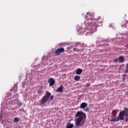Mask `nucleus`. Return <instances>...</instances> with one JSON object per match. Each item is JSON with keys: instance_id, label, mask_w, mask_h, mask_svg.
Segmentation results:
<instances>
[{"instance_id": "nucleus-6", "label": "nucleus", "mask_w": 128, "mask_h": 128, "mask_svg": "<svg viewBox=\"0 0 128 128\" xmlns=\"http://www.w3.org/2000/svg\"><path fill=\"white\" fill-rule=\"evenodd\" d=\"M48 82L50 83L49 86H52L54 84V82H56V81L54 80V79L53 78H50L48 80Z\"/></svg>"}, {"instance_id": "nucleus-25", "label": "nucleus", "mask_w": 128, "mask_h": 128, "mask_svg": "<svg viewBox=\"0 0 128 128\" xmlns=\"http://www.w3.org/2000/svg\"><path fill=\"white\" fill-rule=\"evenodd\" d=\"M126 121L128 122V116H126Z\"/></svg>"}, {"instance_id": "nucleus-2", "label": "nucleus", "mask_w": 128, "mask_h": 128, "mask_svg": "<svg viewBox=\"0 0 128 128\" xmlns=\"http://www.w3.org/2000/svg\"><path fill=\"white\" fill-rule=\"evenodd\" d=\"M90 18H92V14L90 12H87V19L84 21L86 26H94V24L92 22L94 20Z\"/></svg>"}, {"instance_id": "nucleus-29", "label": "nucleus", "mask_w": 128, "mask_h": 128, "mask_svg": "<svg viewBox=\"0 0 128 128\" xmlns=\"http://www.w3.org/2000/svg\"><path fill=\"white\" fill-rule=\"evenodd\" d=\"M77 50V49H76V48H74V50Z\"/></svg>"}, {"instance_id": "nucleus-27", "label": "nucleus", "mask_w": 128, "mask_h": 128, "mask_svg": "<svg viewBox=\"0 0 128 128\" xmlns=\"http://www.w3.org/2000/svg\"><path fill=\"white\" fill-rule=\"evenodd\" d=\"M82 46L84 48H86V44H84Z\"/></svg>"}, {"instance_id": "nucleus-7", "label": "nucleus", "mask_w": 128, "mask_h": 128, "mask_svg": "<svg viewBox=\"0 0 128 128\" xmlns=\"http://www.w3.org/2000/svg\"><path fill=\"white\" fill-rule=\"evenodd\" d=\"M116 116V114L114 113L113 116H112V118L110 122H118V117Z\"/></svg>"}, {"instance_id": "nucleus-19", "label": "nucleus", "mask_w": 128, "mask_h": 128, "mask_svg": "<svg viewBox=\"0 0 128 128\" xmlns=\"http://www.w3.org/2000/svg\"><path fill=\"white\" fill-rule=\"evenodd\" d=\"M84 110L86 112H90V108L88 107L84 109Z\"/></svg>"}, {"instance_id": "nucleus-13", "label": "nucleus", "mask_w": 128, "mask_h": 128, "mask_svg": "<svg viewBox=\"0 0 128 128\" xmlns=\"http://www.w3.org/2000/svg\"><path fill=\"white\" fill-rule=\"evenodd\" d=\"M124 110H123V112L125 114V116H128V108H124Z\"/></svg>"}, {"instance_id": "nucleus-23", "label": "nucleus", "mask_w": 128, "mask_h": 128, "mask_svg": "<svg viewBox=\"0 0 128 128\" xmlns=\"http://www.w3.org/2000/svg\"><path fill=\"white\" fill-rule=\"evenodd\" d=\"M38 94H42V91H41V90H40L39 91H38Z\"/></svg>"}, {"instance_id": "nucleus-22", "label": "nucleus", "mask_w": 128, "mask_h": 128, "mask_svg": "<svg viewBox=\"0 0 128 128\" xmlns=\"http://www.w3.org/2000/svg\"><path fill=\"white\" fill-rule=\"evenodd\" d=\"M79 32H82V34H83V32H84V31H82V30H79Z\"/></svg>"}, {"instance_id": "nucleus-8", "label": "nucleus", "mask_w": 128, "mask_h": 128, "mask_svg": "<svg viewBox=\"0 0 128 128\" xmlns=\"http://www.w3.org/2000/svg\"><path fill=\"white\" fill-rule=\"evenodd\" d=\"M128 24V21L124 20L122 22V28H126V24Z\"/></svg>"}, {"instance_id": "nucleus-21", "label": "nucleus", "mask_w": 128, "mask_h": 128, "mask_svg": "<svg viewBox=\"0 0 128 128\" xmlns=\"http://www.w3.org/2000/svg\"><path fill=\"white\" fill-rule=\"evenodd\" d=\"M80 42H76V46H80Z\"/></svg>"}, {"instance_id": "nucleus-26", "label": "nucleus", "mask_w": 128, "mask_h": 128, "mask_svg": "<svg viewBox=\"0 0 128 128\" xmlns=\"http://www.w3.org/2000/svg\"><path fill=\"white\" fill-rule=\"evenodd\" d=\"M86 86L87 88H88V86H90V84H86Z\"/></svg>"}, {"instance_id": "nucleus-28", "label": "nucleus", "mask_w": 128, "mask_h": 128, "mask_svg": "<svg viewBox=\"0 0 128 128\" xmlns=\"http://www.w3.org/2000/svg\"><path fill=\"white\" fill-rule=\"evenodd\" d=\"M50 100H54V96H52L50 97Z\"/></svg>"}, {"instance_id": "nucleus-5", "label": "nucleus", "mask_w": 128, "mask_h": 128, "mask_svg": "<svg viewBox=\"0 0 128 128\" xmlns=\"http://www.w3.org/2000/svg\"><path fill=\"white\" fill-rule=\"evenodd\" d=\"M124 111H121L119 113V116L118 118V120H124Z\"/></svg>"}, {"instance_id": "nucleus-10", "label": "nucleus", "mask_w": 128, "mask_h": 128, "mask_svg": "<svg viewBox=\"0 0 128 128\" xmlns=\"http://www.w3.org/2000/svg\"><path fill=\"white\" fill-rule=\"evenodd\" d=\"M82 68H78L76 70V74H78V75L82 74Z\"/></svg>"}, {"instance_id": "nucleus-4", "label": "nucleus", "mask_w": 128, "mask_h": 128, "mask_svg": "<svg viewBox=\"0 0 128 128\" xmlns=\"http://www.w3.org/2000/svg\"><path fill=\"white\" fill-rule=\"evenodd\" d=\"M64 47L58 48L54 52V54L56 56H59L60 54L64 52Z\"/></svg>"}, {"instance_id": "nucleus-3", "label": "nucleus", "mask_w": 128, "mask_h": 128, "mask_svg": "<svg viewBox=\"0 0 128 128\" xmlns=\"http://www.w3.org/2000/svg\"><path fill=\"white\" fill-rule=\"evenodd\" d=\"M50 96H52V94L48 92V91H46V95L44 96L41 99V100L40 102V106H44V104H46V102L48 100V98H50Z\"/></svg>"}, {"instance_id": "nucleus-30", "label": "nucleus", "mask_w": 128, "mask_h": 128, "mask_svg": "<svg viewBox=\"0 0 128 128\" xmlns=\"http://www.w3.org/2000/svg\"><path fill=\"white\" fill-rule=\"evenodd\" d=\"M126 76V74H124L123 75V76Z\"/></svg>"}, {"instance_id": "nucleus-17", "label": "nucleus", "mask_w": 128, "mask_h": 128, "mask_svg": "<svg viewBox=\"0 0 128 128\" xmlns=\"http://www.w3.org/2000/svg\"><path fill=\"white\" fill-rule=\"evenodd\" d=\"M20 122V119H18V118H15L14 119V122Z\"/></svg>"}, {"instance_id": "nucleus-14", "label": "nucleus", "mask_w": 128, "mask_h": 128, "mask_svg": "<svg viewBox=\"0 0 128 128\" xmlns=\"http://www.w3.org/2000/svg\"><path fill=\"white\" fill-rule=\"evenodd\" d=\"M118 60L120 62H124V56H120L119 57Z\"/></svg>"}, {"instance_id": "nucleus-1", "label": "nucleus", "mask_w": 128, "mask_h": 128, "mask_svg": "<svg viewBox=\"0 0 128 128\" xmlns=\"http://www.w3.org/2000/svg\"><path fill=\"white\" fill-rule=\"evenodd\" d=\"M75 118L76 126L78 128L84 124V120L86 118V115L82 111H78L75 116Z\"/></svg>"}, {"instance_id": "nucleus-20", "label": "nucleus", "mask_w": 128, "mask_h": 128, "mask_svg": "<svg viewBox=\"0 0 128 128\" xmlns=\"http://www.w3.org/2000/svg\"><path fill=\"white\" fill-rule=\"evenodd\" d=\"M18 106H22V102H18Z\"/></svg>"}, {"instance_id": "nucleus-31", "label": "nucleus", "mask_w": 128, "mask_h": 128, "mask_svg": "<svg viewBox=\"0 0 128 128\" xmlns=\"http://www.w3.org/2000/svg\"><path fill=\"white\" fill-rule=\"evenodd\" d=\"M123 79H124V80H125V79H126V78H123Z\"/></svg>"}, {"instance_id": "nucleus-11", "label": "nucleus", "mask_w": 128, "mask_h": 128, "mask_svg": "<svg viewBox=\"0 0 128 128\" xmlns=\"http://www.w3.org/2000/svg\"><path fill=\"white\" fill-rule=\"evenodd\" d=\"M88 106V104L86 102H82L80 105V108H86Z\"/></svg>"}, {"instance_id": "nucleus-15", "label": "nucleus", "mask_w": 128, "mask_h": 128, "mask_svg": "<svg viewBox=\"0 0 128 128\" xmlns=\"http://www.w3.org/2000/svg\"><path fill=\"white\" fill-rule=\"evenodd\" d=\"M80 80V76H76L74 77V80H76V82H78Z\"/></svg>"}, {"instance_id": "nucleus-9", "label": "nucleus", "mask_w": 128, "mask_h": 128, "mask_svg": "<svg viewBox=\"0 0 128 128\" xmlns=\"http://www.w3.org/2000/svg\"><path fill=\"white\" fill-rule=\"evenodd\" d=\"M56 92H60L61 94L62 92H64V86H60L59 88H58L56 90Z\"/></svg>"}, {"instance_id": "nucleus-16", "label": "nucleus", "mask_w": 128, "mask_h": 128, "mask_svg": "<svg viewBox=\"0 0 128 128\" xmlns=\"http://www.w3.org/2000/svg\"><path fill=\"white\" fill-rule=\"evenodd\" d=\"M124 72V74H128V64H127L126 66V69Z\"/></svg>"}, {"instance_id": "nucleus-12", "label": "nucleus", "mask_w": 128, "mask_h": 128, "mask_svg": "<svg viewBox=\"0 0 128 128\" xmlns=\"http://www.w3.org/2000/svg\"><path fill=\"white\" fill-rule=\"evenodd\" d=\"M74 128V124L68 122L66 126V128Z\"/></svg>"}, {"instance_id": "nucleus-18", "label": "nucleus", "mask_w": 128, "mask_h": 128, "mask_svg": "<svg viewBox=\"0 0 128 128\" xmlns=\"http://www.w3.org/2000/svg\"><path fill=\"white\" fill-rule=\"evenodd\" d=\"M113 60H114V62H116V64H117V62H118V58H114V59Z\"/></svg>"}, {"instance_id": "nucleus-24", "label": "nucleus", "mask_w": 128, "mask_h": 128, "mask_svg": "<svg viewBox=\"0 0 128 128\" xmlns=\"http://www.w3.org/2000/svg\"><path fill=\"white\" fill-rule=\"evenodd\" d=\"M118 112V110H113V112H114V114H116V112Z\"/></svg>"}]
</instances>
